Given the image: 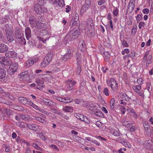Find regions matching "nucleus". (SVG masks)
Here are the masks:
<instances>
[{"mask_svg": "<svg viewBox=\"0 0 153 153\" xmlns=\"http://www.w3.org/2000/svg\"><path fill=\"white\" fill-rule=\"evenodd\" d=\"M128 57H130L133 59H134L135 57V52L134 51H132L130 54L126 55Z\"/></svg>", "mask_w": 153, "mask_h": 153, "instance_id": "nucleus-40", "label": "nucleus"}, {"mask_svg": "<svg viewBox=\"0 0 153 153\" xmlns=\"http://www.w3.org/2000/svg\"><path fill=\"white\" fill-rule=\"evenodd\" d=\"M37 38L39 40L42 41L43 43H45L46 41L49 39L50 36L48 34L46 33L43 35L42 37H37Z\"/></svg>", "mask_w": 153, "mask_h": 153, "instance_id": "nucleus-18", "label": "nucleus"}, {"mask_svg": "<svg viewBox=\"0 0 153 153\" xmlns=\"http://www.w3.org/2000/svg\"><path fill=\"white\" fill-rule=\"evenodd\" d=\"M37 61L36 58H33L28 60L26 62L27 66L30 67L35 62Z\"/></svg>", "mask_w": 153, "mask_h": 153, "instance_id": "nucleus-17", "label": "nucleus"}, {"mask_svg": "<svg viewBox=\"0 0 153 153\" xmlns=\"http://www.w3.org/2000/svg\"><path fill=\"white\" fill-rule=\"evenodd\" d=\"M74 51V48L71 47L68 48L67 52L62 57V60L66 61L71 59L73 56Z\"/></svg>", "mask_w": 153, "mask_h": 153, "instance_id": "nucleus-3", "label": "nucleus"}, {"mask_svg": "<svg viewBox=\"0 0 153 153\" xmlns=\"http://www.w3.org/2000/svg\"><path fill=\"white\" fill-rule=\"evenodd\" d=\"M16 125L19 127L21 128H25L27 124H26L23 122H18L16 123Z\"/></svg>", "mask_w": 153, "mask_h": 153, "instance_id": "nucleus-27", "label": "nucleus"}, {"mask_svg": "<svg viewBox=\"0 0 153 153\" xmlns=\"http://www.w3.org/2000/svg\"><path fill=\"white\" fill-rule=\"evenodd\" d=\"M129 121H127L125 120H124L122 122V125L125 126H126L127 127H130V126H131V123Z\"/></svg>", "mask_w": 153, "mask_h": 153, "instance_id": "nucleus-39", "label": "nucleus"}, {"mask_svg": "<svg viewBox=\"0 0 153 153\" xmlns=\"http://www.w3.org/2000/svg\"><path fill=\"white\" fill-rule=\"evenodd\" d=\"M26 126L30 130L36 131L38 126L36 125L31 124H27Z\"/></svg>", "mask_w": 153, "mask_h": 153, "instance_id": "nucleus-21", "label": "nucleus"}, {"mask_svg": "<svg viewBox=\"0 0 153 153\" xmlns=\"http://www.w3.org/2000/svg\"><path fill=\"white\" fill-rule=\"evenodd\" d=\"M0 62L2 65H10L12 64V62L10 59L7 58V57H2L0 58Z\"/></svg>", "mask_w": 153, "mask_h": 153, "instance_id": "nucleus-6", "label": "nucleus"}, {"mask_svg": "<svg viewBox=\"0 0 153 153\" xmlns=\"http://www.w3.org/2000/svg\"><path fill=\"white\" fill-rule=\"evenodd\" d=\"M108 92V90L107 88H104V89L103 91V93L106 96H108L109 95V93Z\"/></svg>", "mask_w": 153, "mask_h": 153, "instance_id": "nucleus-53", "label": "nucleus"}, {"mask_svg": "<svg viewBox=\"0 0 153 153\" xmlns=\"http://www.w3.org/2000/svg\"><path fill=\"white\" fill-rule=\"evenodd\" d=\"M150 143H152V141L148 140L147 143H145L146 145V146L147 149H151V145L150 144Z\"/></svg>", "mask_w": 153, "mask_h": 153, "instance_id": "nucleus-48", "label": "nucleus"}, {"mask_svg": "<svg viewBox=\"0 0 153 153\" xmlns=\"http://www.w3.org/2000/svg\"><path fill=\"white\" fill-rule=\"evenodd\" d=\"M67 87L68 90H71L74 88V85L76 84V82L74 80L68 79L66 81Z\"/></svg>", "mask_w": 153, "mask_h": 153, "instance_id": "nucleus-8", "label": "nucleus"}, {"mask_svg": "<svg viewBox=\"0 0 153 153\" xmlns=\"http://www.w3.org/2000/svg\"><path fill=\"white\" fill-rule=\"evenodd\" d=\"M145 25V23L144 22H140L138 25V27L140 29H141L142 27H144Z\"/></svg>", "mask_w": 153, "mask_h": 153, "instance_id": "nucleus-60", "label": "nucleus"}, {"mask_svg": "<svg viewBox=\"0 0 153 153\" xmlns=\"http://www.w3.org/2000/svg\"><path fill=\"white\" fill-rule=\"evenodd\" d=\"M5 56L10 58H15L17 56V53L14 51H9L5 53Z\"/></svg>", "mask_w": 153, "mask_h": 153, "instance_id": "nucleus-10", "label": "nucleus"}, {"mask_svg": "<svg viewBox=\"0 0 153 153\" xmlns=\"http://www.w3.org/2000/svg\"><path fill=\"white\" fill-rule=\"evenodd\" d=\"M133 89L134 91L137 93L139 94L140 96H143V94L140 92V90L141 89V86L140 85H139L134 86Z\"/></svg>", "mask_w": 153, "mask_h": 153, "instance_id": "nucleus-26", "label": "nucleus"}, {"mask_svg": "<svg viewBox=\"0 0 153 153\" xmlns=\"http://www.w3.org/2000/svg\"><path fill=\"white\" fill-rule=\"evenodd\" d=\"M42 103L51 107H55L56 105L55 103L50 100L46 98H43L42 100Z\"/></svg>", "mask_w": 153, "mask_h": 153, "instance_id": "nucleus-9", "label": "nucleus"}, {"mask_svg": "<svg viewBox=\"0 0 153 153\" xmlns=\"http://www.w3.org/2000/svg\"><path fill=\"white\" fill-rule=\"evenodd\" d=\"M32 146L34 147L35 149H37L40 150V151H42V149L37 144L33 143L32 144Z\"/></svg>", "mask_w": 153, "mask_h": 153, "instance_id": "nucleus-58", "label": "nucleus"}, {"mask_svg": "<svg viewBox=\"0 0 153 153\" xmlns=\"http://www.w3.org/2000/svg\"><path fill=\"white\" fill-rule=\"evenodd\" d=\"M86 82L84 81H82L80 85L79 88L81 90H83L86 85Z\"/></svg>", "mask_w": 153, "mask_h": 153, "instance_id": "nucleus-44", "label": "nucleus"}, {"mask_svg": "<svg viewBox=\"0 0 153 153\" xmlns=\"http://www.w3.org/2000/svg\"><path fill=\"white\" fill-rule=\"evenodd\" d=\"M29 21L31 26L32 27H34L35 24L37 21L36 18L33 16H31L29 18Z\"/></svg>", "mask_w": 153, "mask_h": 153, "instance_id": "nucleus-13", "label": "nucleus"}, {"mask_svg": "<svg viewBox=\"0 0 153 153\" xmlns=\"http://www.w3.org/2000/svg\"><path fill=\"white\" fill-rule=\"evenodd\" d=\"M52 55L50 53L47 54L45 56L43 61L41 63V66L42 67H45L48 65L51 59Z\"/></svg>", "mask_w": 153, "mask_h": 153, "instance_id": "nucleus-5", "label": "nucleus"}, {"mask_svg": "<svg viewBox=\"0 0 153 153\" xmlns=\"http://www.w3.org/2000/svg\"><path fill=\"white\" fill-rule=\"evenodd\" d=\"M38 134L39 137L42 140H45L46 139V137L44 135V133L43 132H42L40 133H39Z\"/></svg>", "mask_w": 153, "mask_h": 153, "instance_id": "nucleus-46", "label": "nucleus"}, {"mask_svg": "<svg viewBox=\"0 0 153 153\" xmlns=\"http://www.w3.org/2000/svg\"><path fill=\"white\" fill-rule=\"evenodd\" d=\"M20 117L23 120L28 122L30 119V116L27 114H20Z\"/></svg>", "mask_w": 153, "mask_h": 153, "instance_id": "nucleus-24", "label": "nucleus"}, {"mask_svg": "<svg viewBox=\"0 0 153 153\" xmlns=\"http://www.w3.org/2000/svg\"><path fill=\"white\" fill-rule=\"evenodd\" d=\"M94 114L95 115L97 116L100 117H102L103 115V113L101 111H96L94 113Z\"/></svg>", "mask_w": 153, "mask_h": 153, "instance_id": "nucleus-56", "label": "nucleus"}, {"mask_svg": "<svg viewBox=\"0 0 153 153\" xmlns=\"http://www.w3.org/2000/svg\"><path fill=\"white\" fill-rule=\"evenodd\" d=\"M88 9V8L87 7L84 6L83 5L80 10V14L81 15H83L84 13L86 12V11Z\"/></svg>", "mask_w": 153, "mask_h": 153, "instance_id": "nucleus-32", "label": "nucleus"}, {"mask_svg": "<svg viewBox=\"0 0 153 153\" xmlns=\"http://www.w3.org/2000/svg\"><path fill=\"white\" fill-rule=\"evenodd\" d=\"M64 102L65 103H67L71 102L73 101V99L72 98L69 97H64L63 98Z\"/></svg>", "mask_w": 153, "mask_h": 153, "instance_id": "nucleus-35", "label": "nucleus"}, {"mask_svg": "<svg viewBox=\"0 0 153 153\" xmlns=\"http://www.w3.org/2000/svg\"><path fill=\"white\" fill-rule=\"evenodd\" d=\"M53 4L56 7H63L65 5V3L63 0H56Z\"/></svg>", "mask_w": 153, "mask_h": 153, "instance_id": "nucleus-14", "label": "nucleus"}, {"mask_svg": "<svg viewBox=\"0 0 153 153\" xmlns=\"http://www.w3.org/2000/svg\"><path fill=\"white\" fill-rule=\"evenodd\" d=\"M86 24L88 29H89L94 28V24L93 19L91 18H88L86 22Z\"/></svg>", "mask_w": 153, "mask_h": 153, "instance_id": "nucleus-11", "label": "nucleus"}, {"mask_svg": "<svg viewBox=\"0 0 153 153\" xmlns=\"http://www.w3.org/2000/svg\"><path fill=\"white\" fill-rule=\"evenodd\" d=\"M19 101L23 104H26L27 103L28 99L23 97H20L18 98Z\"/></svg>", "mask_w": 153, "mask_h": 153, "instance_id": "nucleus-28", "label": "nucleus"}, {"mask_svg": "<svg viewBox=\"0 0 153 153\" xmlns=\"http://www.w3.org/2000/svg\"><path fill=\"white\" fill-rule=\"evenodd\" d=\"M91 0H85V4L83 5L89 8L91 4Z\"/></svg>", "mask_w": 153, "mask_h": 153, "instance_id": "nucleus-42", "label": "nucleus"}, {"mask_svg": "<svg viewBox=\"0 0 153 153\" xmlns=\"http://www.w3.org/2000/svg\"><path fill=\"white\" fill-rule=\"evenodd\" d=\"M121 43L124 47H128V44L127 43V42L124 40H121Z\"/></svg>", "mask_w": 153, "mask_h": 153, "instance_id": "nucleus-52", "label": "nucleus"}, {"mask_svg": "<svg viewBox=\"0 0 153 153\" xmlns=\"http://www.w3.org/2000/svg\"><path fill=\"white\" fill-rule=\"evenodd\" d=\"M143 126L146 131L149 132L150 131V128L149 123H146L143 124Z\"/></svg>", "mask_w": 153, "mask_h": 153, "instance_id": "nucleus-37", "label": "nucleus"}, {"mask_svg": "<svg viewBox=\"0 0 153 153\" xmlns=\"http://www.w3.org/2000/svg\"><path fill=\"white\" fill-rule=\"evenodd\" d=\"M33 117H34V119H35L37 121H39L43 123L45 122V121L44 119H42L41 118L39 117L36 116H33Z\"/></svg>", "mask_w": 153, "mask_h": 153, "instance_id": "nucleus-38", "label": "nucleus"}, {"mask_svg": "<svg viewBox=\"0 0 153 153\" xmlns=\"http://www.w3.org/2000/svg\"><path fill=\"white\" fill-rule=\"evenodd\" d=\"M51 111L55 114H58L60 115H62V113L58 111L57 110L55 109L51 108Z\"/></svg>", "mask_w": 153, "mask_h": 153, "instance_id": "nucleus-45", "label": "nucleus"}, {"mask_svg": "<svg viewBox=\"0 0 153 153\" xmlns=\"http://www.w3.org/2000/svg\"><path fill=\"white\" fill-rule=\"evenodd\" d=\"M119 10L117 7L115 8L113 10V13L115 16H117Z\"/></svg>", "mask_w": 153, "mask_h": 153, "instance_id": "nucleus-51", "label": "nucleus"}, {"mask_svg": "<svg viewBox=\"0 0 153 153\" xmlns=\"http://www.w3.org/2000/svg\"><path fill=\"white\" fill-rule=\"evenodd\" d=\"M122 98L123 99L126 101H128L129 100V97L126 94L123 93L122 95Z\"/></svg>", "mask_w": 153, "mask_h": 153, "instance_id": "nucleus-49", "label": "nucleus"}, {"mask_svg": "<svg viewBox=\"0 0 153 153\" xmlns=\"http://www.w3.org/2000/svg\"><path fill=\"white\" fill-rule=\"evenodd\" d=\"M115 100L114 98H112L111 99L110 102V105L111 110H113L114 109L115 105Z\"/></svg>", "mask_w": 153, "mask_h": 153, "instance_id": "nucleus-36", "label": "nucleus"}, {"mask_svg": "<svg viewBox=\"0 0 153 153\" xmlns=\"http://www.w3.org/2000/svg\"><path fill=\"white\" fill-rule=\"evenodd\" d=\"M4 115L6 117H8L10 115L13 114V111L10 109H7L6 108H4Z\"/></svg>", "mask_w": 153, "mask_h": 153, "instance_id": "nucleus-16", "label": "nucleus"}, {"mask_svg": "<svg viewBox=\"0 0 153 153\" xmlns=\"http://www.w3.org/2000/svg\"><path fill=\"white\" fill-rule=\"evenodd\" d=\"M97 106L94 104H91L89 109L91 110H94L96 108Z\"/></svg>", "mask_w": 153, "mask_h": 153, "instance_id": "nucleus-62", "label": "nucleus"}, {"mask_svg": "<svg viewBox=\"0 0 153 153\" xmlns=\"http://www.w3.org/2000/svg\"><path fill=\"white\" fill-rule=\"evenodd\" d=\"M44 25V24L43 23L37 21L35 24V27L36 29H41Z\"/></svg>", "mask_w": 153, "mask_h": 153, "instance_id": "nucleus-30", "label": "nucleus"}, {"mask_svg": "<svg viewBox=\"0 0 153 153\" xmlns=\"http://www.w3.org/2000/svg\"><path fill=\"white\" fill-rule=\"evenodd\" d=\"M135 0H130L128 4V9H131V11H133L134 7Z\"/></svg>", "mask_w": 153, "mask_h": 153, "instance_id": "nucleus-25", "label": "nucleus"}, {"mask_svg": "<svg viewBox=\"0 0 153 153\" xmlns=\"http://www.w3.org/2000/svg\"><path fill=\"white\" fill-rule=\"evenodd\" d=\"M8 40L10 42H13L14 40V38L13 36V35L7 37Z\"/></svg>", "mask_w": 153, "mask_h": 153, "instance_id": "nucleus-61", "label": "nucleus"}, {"mask_svg": "<svg viewBox=\"0 0 153 153\" xmlns=\"http://www.w3.org/2000/svg\"><path fill=\"white\" fill-rule=\"evenodd\" d=\"M74 108L71 106H66L63 107V110L66 112H72L73 111Z\"/></svg>", "mask_w": 153, "mask_h": 153, "instance_id": "nucleus-22", "label": "nucleus"}, {"mask_svg": "<svg viewBox=\"0 0 153 153\" xmlns=\"http://www.w3.org/2000/svg\"><path fill=\"white\" fill-rule=\"evenodd\" d=\"M35 82L38 85L40 86L44 84V79L43 78L41 79L38 78L36 79Z\"/></svg>", "mask_w": 153, "mask_h": 153, "instance_id": "nucleus-31", "label": "nucleus"}, {"mask_svg": "<svg viewBox=\"0 0 153 153\" xmlns=\"http://www.w3.org/2000/svg\"><path fill=\"white\" fill-rule=\"evenodd\" d=\"M34 9L36 13L39 15L43 14L47 11L46 8L42 5H41L39 4H36L34 5Z\"/></svg>", "mask_w": 153, "mask_h": 153, "instance_id": "nucleus-2", "label": "nucleus"}, {"mask_svg": "<svg viewBox=\"0 0 153 153\" xmlns=\"http://www.w3.org/2000/svg\"><path fill=\"white\" fill-rule=\"evenodd\" d=\"M9 66V67L7 71V73L9 75H12L16 71L18 68V64L14 62Z\"/></svg>", "mask_w": 153, "mask_h": 153, "instance_id": "nucleus-4", "label": "nucleus"}, {"mask_svg": "<svg viewBox=\"0 0 153 153\" xmlns=\"http://www.w3.org/2000/svg\"><path fill=\"white\" fill-rule=\"evenodd\" d=\"M103 57L105 59H108L110 56V54L108 52H105L103 53Z\"/></svg>", "mask_w": 153, "mask_h": 153, "instance_id": "nucleus-50", "label": "nucleus"}, {"mask_svg": "<svg viewBox=\"0 0 153 153\" xmlns=\"http://www.w3.org/2000/svg\"><path fill=\"white\" fill-rule=\"evenodd\" d=\"M15 37L16 38L22 36V32L21 30L17 29L15 31Z\"/></svg>", "mask_w": 153, "mask_h": 153, "instance_id": "nucleus-23", "label": "nucleus"}, {"mask_svg": "<svg viewBox=\"0 0 153 153\" xmlns=\"http://www.w3.org/2000/svg\"><path fill=\"white\" fill-rule=\"evenodd\" d=\"M8 47L5 44L3 43L0 44V53H6L8 50Z\"/></svg>", "mask_w": 153, "mask_h": 153, "instance_id": "nucleus-12", "label": "nucleus"}, {"mask_svg": "<svg viewBox=\"0 0 153 153\" xmlns=\"http://www.w3.org/2000/svg\"><path fill=\"white\" fill-rule=\"evenodd\" d=\"M88 31L91 36H93L95 35V31L94 28L89 29Z\"/></svg>", "mask_w": 153, "mask_h": 153, "instance_id": "nucleus-59", "label": "nucleus"}, {"mask_svg": "<svg viewBox=\"0 0 153 153\" xmlns=\"http://www.w3.org/2000/svg\"><path fill=\"white\" fill-rule=\"evenodd\" d=\"M109 84L113 91H116L118 89V85L116 81L114 78H111Z\"/></svg>", "mask_w": 153, "mask_h": 153, "instance_id": "nucleus-7", "label": "nucleus"}, {"mask_svg": "<svg viewBox=\"0 0 153 153\" xmlns=\"http://www.w3.org/2000/svg\"><path fill=\"white\" fill-rule=\"evenodd\" d=\"M5 32H6V34L7 37H8V36L12 35V31L10 27L7 28L5 30Z\"/></svg>", "mask_w": 153, "mask_h": 153, "instance_id": "nucleus-33", "label": "nucleus"}, {"mask_svg": "<svg viewBox=\"0 0 153 153\" xmlns=\"http://www.w3.org/2000/svg\"><path fill=\"white\" fill-rule=\"evenodd\" d=\"M111 134L115 136H120V133L116 130L114 129L111 131Z\"/></svg>", "mask_w": 153, "mask_h": 153, "instance_id": "nucleus-43", "label": "nucleus"}, {"mask_svg": "<svg viewBox=\"0 0 153 153\" xmlns=\"http://www.w3.org/2000/svg\"><path fill=\"white\" fill-rule=\"evenodd\" d=\"M72 25L73 26H77L78 27V23L77 21L75 19H73L72 20Z\"/></svg>", "mask_w": 153, "mask_h": 153, "instance_id": "nucleus-57", "label": "nucleus"}, {"mask_svg": "<svg viewBox=\"0 0 153 153\" xmlns=\"http://www.w3.org/2000/svg\"><path fill=\"white\" fill-rule=\"evenodd\" d=\"M81 119H82V121H83L87 124H88L90 123V120L86 116H83Z\"/></svg>", "mask_w": 153, "mask_h": 153, "instance_id": "nucleus-41", "label": "nucleus"}, {"mask_svg": "<svg viewBox=\"0 0 153 153\" xmlns=\"http://www.w3.org/2000/svg\"><path fill=\"white\" fill-rule=\"evenodd\" d=\"M6 75V71L3 68L0 69V79H3Z\"/></svg>", "mask_w": 153, "mask_h": 153, "instance_id": "nucleus-29", "label": "nucleus"}, {"mask_svg": "<svg viewBox=\"0 0 153 153\" xmlns=\"http://www.w3.org/2000/svg\"><path fill=\"white\" fill-rule=\"evenodd\" d=\"M123 145L126 147L128 148H130L131 147V145L126 140L124 143H123Z\"/></svg>", "mask_w": 153, "mask_h": 153, "instance_id": "nucleus-47", "label": "nucleus"}, {"mask_svg": "<svg viewBox=\"0 0 153 153\" xmlns=\"http://www.w3.org/2000/svg\"><path fill=\"white\" fill-rule=\"evenodd\" d=\"M16 41L17 43L21 45H25L26 44L25 39L24 37L22 36L16 38Z\"/></svg>", "mask_w": 153, "mask_h": 153, "instance_id": "nucleus-15", "label": "nucleus"}, {"mask_svg": "<svg viewBox=\"0 0 153 153\" xmlns=\"http://www.w3.org/2000/svg\"><path fill=\"white\" fill-rule=\"evenodd\" d=\"M16 110L19 111H24L25 110V108L24 107L20 105H18Z\"/></svg>", "mask_w": 153, "mask_h": 153, "instance_id": "nucleus-54", "label": "nucleus"}, {"mask_svg": "<svg viewBox=\"0 0 153 153\" xmlns=\"http://www.w3.org/2000/svg\"><path fill=\"white\" fill-rule=\"evenodd\" d=\"M25 33L26 38L29 39L31 37V31L30 28L28 27L26 28L25 30Z\"/></svg>", "mask_w": 153, "mask_h": 153, "instance_id": "nucleus-19", "label": "nucleus"}, {"mask_svg": "<svg viewBox=\"0 0 153 153\" xmlns=\"http://www.w3.org/2000/svg\"><path fill=\"white\" fill-rule=\"evenodd\" d=\"M151 83L150 82H148L147 83L146 88L148 91L150 92L152 89V87H151Z\"/></svg>", "mask_w": 153, "mask_h": 153, "instance_id": "nucleus-55", "label": "nucleus"}, {"mask_svg": "<svg viewBox=\"0 0 153 153\" xmlns=\"http://www.w3.org/2000/svg\"><path fill=\"white\" fill-rule=\"evenodd\" d=\"M120 108L121 112L123 114H124L126 111L125 108L123 106H120Z\"/></svg>", "mask_w": 153, "mask_h": 153, "instance_id": "nucleus-63", "label": "nucleus"}, {"mask_svg": "<svg viewBox=\"0 0 153 153\" xmlns=\"http://www.w3.org/2000/svg\"><path fill=\"white\" fill-rule=\"evenodd\" d=\"M83 116L81 114H76L75 116L76 117V118L78 119H79L81 121L82 120V117H83Z\"/></svg>", "mask_w": 153, "mask_h": 153, "instance_id": "nucleus-64", "label": "nucleus"}, {"mask_svg": "<svg viewBox=\"0 0 153 153\" xmlns=\"http://www.w3.org/2000/svg\"><path fill=\"white\" fill-rule=\"evenodd\" d=\"M79 34V32L77 30L73 29L67 34L64 39V40L66 41L67 42L72 41L77 38Z\"/></svg>", "mask_w": 153, "mask_h": 153, "instance_id": "nucleus-1", "label": "nucleus"}, {"mask_svg": "<svg viewBox=\"0 0 153 153\" xmlns=\"http://www.w3.org/2000/svg\"><path fill=\"white\" fill-rule=\"evenodd\" d=\"M75 58L77 61V64L79 65L80 64L81 62L80 55L79 53H76L75 56Z\"/></svg>", "mask_w": 153, "mask_h": 153, "instance_id": "nucleus-34", "label": "nucleus"}, {"mask_svg": "<svg viewBox=\"0 0 153 153\" xmlns=\"http://www.w3.org/2000/svg\"><path fill=\"white\" fill-rule=\"evenodd\" d=\"M86 47L85 44L83 41H81L79 42V48L82 52H83L85 51Z\"/></svg>", "mask_w": 153, "mask_h": 153, "instance_id": "nucleus-20", "label": "nucleus"}]
</instances>
